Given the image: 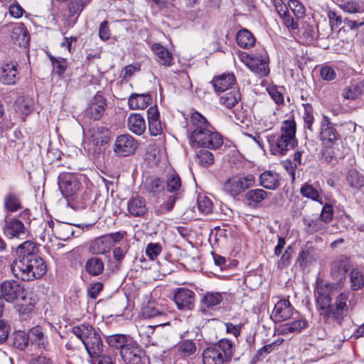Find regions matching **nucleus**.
Here are the masks:
<instances>
[{"instance_id":"32","label":"nucleus","mask_w":364,"mask_h":364,"mask_svg":"<svg viewBox=\"0 0 364 364\" xmlns=\"http://www.w3.org/2000/svg\"><path fill=\"white\" fill-rule=\"evenodd\" d=\"M340 348V345L336 346L328 343L326 347H323L321 346H316L312 343H308V347L304 348V352L307 351L306 354H309V351H310L312 353V354H314V351L317 350V354L316 355V357L323 358V356H328L334 354Z\"/></svg>"},{"instance_id":"12","label":"nucleus","mask_w":364,"mask_h":364,"mask_svg":"<svg viewBox=\"0 0 364 364\" xmlns=\"http://www.w3.org/2000/svg\"><path fill=\"white\" fill-rule=\"evenodd\" d=\"M320 139L322 146L333 147L341 139V135L328 117L323 116L321 123Z\"/></svg>"},{"instance_id":"8","label":"nucleus","mask_w":364,"mask_h":364,"mask_svg":"<svg viewBox=\"0 0 364 364\" xmlns=\"http://www.w3.org/2000/svg\"><path fill=\"white\" fill-rule=\"evenodd\" d=\"M223 144V136L213 127L208 132L202 133L200 136L190 142L193 148H205L209 149H218Z\"/></svg>"},{"instance_id":"55","label":"nucleus","mask_w":364,"mask_h":364,"mask_svg":"<svg viewBox=\"0 0 364 364\" xmlns=\"http://www.w3.org/2000/svg\"><path fill=\"white\" fill-rule=\"evenodd\" d=\"M198 210L203 214H209L212 212L213 203L205 196H198L197 198Z\"/></svg>"},{"instance_id":"20","label":"nucleus","mask_w":364,"mask_h":364,"mask_svg":"<svg viewBox=\"0 0 364 364\" xmlns=\"http://www.w3.org/2000/svg\"><path fill=\"white\" fill-rule=\"evenodd\" d=\"M11 38L12 42L21 48H26L29 46L30 35L23 23L12 25Z\"/></svg>"},{"instance_id":"25","label":"nucleus","mask_w":364,"mask_h":364,"mask_svg":"<svg viewBox=\"0 0 364 364\" xmlns=\"http://www.w3.org/2000/svg\"><path fill=\"white\" fill-rule=\"evenodd\" d=\"M304 230L309 234L319 232L322 234L326 230V225L319 217L314 215H305L302 219Z\"/></svg>"},{"instance_id":"18","label":"nucleus","mask_w":364,"mask_h":364,"mask_svg":"<svg viewBox=\"0 0 364 364\" xmlns=\"http://www.w3.org/2000/svg\"><path fill=\"white\" fill-rule=\"evenodd\" d=\"M348 298L349 291H343L336 297L335 302L333 304V311H331L333 320L336 321L339 324L342 323L344 316L348 311V306L347 304Z\"/></svg>"},{"instance_id":"24","label":"nucleus","mask_w":364,"mask_h":364,"mask_svg":"<svg viewBox=\"0 0 364 364\" xmlns=\"http://www.w3.org/2000/svg\"><path fill=\"white\" fill-rule=\"evenodd\" d=\"M73 333L77 338L80 339L81 341H85L86 339L102 341V338L99 333L96 331L92 326L88 324H81L73 327Z\"/></svg>"},{"instance_id":"49","label":"nucleus","mask_w":364,"mask_h":364,"mask_svg":"<svg viewBox=\"0 0 364 364\" xmlns=\"http://www.w3.org/2000/svg\"><path fill=\"white\" fill-rule=\"evenodd\" d=\"M177 354L181 357H188L193 355L196 350L195 343H178L174 347Z\"/></svg>"},{"instance_id":"54","label":"nucleus","mask_w":364,"mask_h":364,"mask_svg":"<svg viewBox=\"0 0 364 364\" xmlns=\"http://www.w3.org/2000/svg\"><path fill=\"white\" fill-rule=\"evenodd\" d=\"M288 6L297 19L302 18L305 16L306 9L299 0H289Z\"/></svg>"},{"instance_id":"36","label":"nucleus","mask_w":364,"mask_h":364,"mask_svg":"<svg viewBox=\"0 0 364 364\" xmlns=\"http://www.w3.org/2000/svg\"><path fill=\"white\" fill-rule=\"evenodd\" d=\"M151 97L149 94H132L128 104L131 109H144L150 103Z\"/></svg>"},{"instance_id":"30","label":"nucleus","mask_w":364,"mask_h":364,"mask_svg":"<svg viewBox=\"0 0 364 364\" xmlns=\"http://www.w3.org/2000/svg\"><path fill=\"white\" fill-rule=\"evenodd\" d=\"M127 126L129 129L136 135L142 134L146 127L144 118L138 113H132L129 116Z\"/></svg>"},{"instance_id":"17","label":"nucleus","mask_w":364,"mask_h":364,"mask_svg":"<svg viewBox=\"0 0 364 364\" xmlns=\"http://www.w3.org/2000/svg\"><path fill=\"white\" fill-rule=\"evenodd\" d=\"M297 312H295L296 314ZM294 314V307L288 299H281L274 305L271 318L274 322H282L291 318Z\"/></svg>"},{"instance_id":"26","label":"nucleus","mask_w":364,"mask_h":364,"mask_svg":"<svg viewBox=\"0 0 364 364\" xmlns=\"http://www.w3.org/2000/svg\"><path fill=\"white\" fill-rule=\"evenodd\" d=\"M364 95V80L353 81L345 87L342 91V97L345 100H355Z\"/></svg>"},{"instance_id":"56","label":"nucleus","mask_w":364,"mask_h":364,"mask_svg":"<svg viewBox=\"0 0 364 364\" xmlns=\"http://www.w3.org/2000/svg\"><path fill=\"white\" fill-rule=\"evenodd\" d=\"M87 4V0H70L68 6L70 16L77 15L78 16Z\"/></svg>"},{"instance_id":"11","label":"nucleus","mask_w":364,"mask_h":364,"mask_svg":"<svg viewBox=\"0 0 364 364\" xmlns=\"http://www.w3.org/2000/svg\"><path fill=\"white\" fill-rule=\"evenodd\" d=\"M255 182V176L248 174L245 176H235L229 178L223 184V190L231 196H236L245 190L252 187Z\"/></svg>"},{"instance_id":"9","label":"nucleus","mask_w":364,"mask_h":364,"mask_svg":"<svg viewBox=\"0 0 364 364\" xmlns=\"http://www.w3.org/2000/svg\"><path fill=\"white\" fill-rule=\"evenodd\" d=\"M247 66L259 77L267 76L269 73V55L265 50L259 53H252L246 56Z\"/></svg>"},{"instance_id":"1","label":"nucleus","mask_w":364,"mask_h":364,"mask_svg":"<svg viewBox=\"0 0 364 364\" xmlns=\"http://www.w3.org/2000/svg\"><path fill=\"white\" fill-rule=\"evenodd\" d=\"M39 245L26 240L15 249V258L11 264L14 276L23 282L43 277L47 272L46 261L39 255Z\"/></svg>"},{"instance_id":"34","label":"nucleus","mask_w":364,"mask_h":364,"mask_svg":"<svg viewBox=\"0 0 364 364\" xmlns=\"http://www.w3.org/2000/svg\"><path fill=\"white\" fill-rule=\"evenodd\" d=\"M300 193L304 197L318 202L320 204H323L321 198L322 191L319 188V186L317 187L309 183H305L301 186Z\"/></svg>"},{"instance_id":"33","label":"nucleus","mask_w":364,"mask_h":364,"mask_svg":"<svg viewBox=\"0 0 364 364\" xmlns=\"http://www.w3.org/2000/svg\"><path fill=\"white\" fill-rule=\"evenodd\" d=\"M90 357V362L107 356V352L103 343H82Z\"/></svg>"},{"instance_id":"6","label":"nucleus","mask_w":364,"mask_h":364,"mask_svg":"<svg viewBox=\"0 0 364 364\" xmlns=\"http://www.w3.org/2000/svg\"><path fill=\"white\" fill-rule=\"evenodd\" d=\"M353 268L350 258L346 255H339L333 260L330 273L333 280L336 282L331 284L335 285L336 290H341L344 287L346 274Z\"/></svg>"},{"instance_id":"40","label":"nucleus","mask_w":364,"mask_h":364,"mask_svg":"<svg viewBox=\"0 0 364 364\" xmlns=\"http://www.w3.org/2000/svg\"><path fill=\"white\" fill-rule=\"evenodd\" d=\"M271 193L260 188L252 189L245 194L249 205H257L268 198Z\"/></svg>"},{"instance_id":"57","label":"nucleus","mask_w":364,"mask_h":364,"mask_svg":"<svg viewBox=\"0 0 364 364\" xmlns=\"http://www.w3.org/2000/svg\"><path fill=\"white\" fill-rule=\"evenodd\" d=\"M333 209L332 205L330 203H325L322 208L319 218L326 225L329 223L333 218Z\"/></svg>"},{"instance_id":"13","label":"nucleus","mask_w":364,"mask_h":364,"mask_svg":"<svg viewBox=\"0 0 364 364\" xmlns=\"http://www.w3.org/2000/svg\"><path fill=\"white\" fill-rule=\"evenodd\" d=\"M138 141L129 134H121L116 138L114 152L120 157L134 154L138 148Z\"/></svg>"},{"instance_id":"31","label":"nucleus","mask_w":364,"mask_h":364,"mask_svg":"<svg viewBox=\"0 0 364 364\" xmlns=\"http://www.w3.org/2000/svg\"><path fill=\"white\" fill-rule=\"evenodd\" d=\"M111 248L109 239L105 235L95 239L89 246V250L95 255L108 252Z\"/></svg>"},{"instance_id":"35","label":"nucleus","mask_w":364,"mask_h":364,"mask_svg":"<svg viewBox=\"0 0 364 364\" xmlns=\"http://www.w3.org/2000/svg\"><path fill=\"white\" fill-rule=\"evenodd\" d=\"M259 183L267 189H276L279 186V176L270 171H264L259 176Z\"/></svg>"},{"instance_id":"50","label":"nucleus","mask_w":364,"mask_h":364,"mask_svg":"<svg viewBox=\"0 0 364 364\" xmlns=\"http://www.w3.org/2000/svg\"><path fill=\"white\" fill-rule=\"evenodd\" d=\"M304 114L303 119L304 122V128L310 132H313V124L314 122V108L311 105L303 104Z\"/></svg>"},{"instance_id":"29","label":"nucleus","mask_w":364,"mask_h":364,"mask_svg":"<svg viewBox=\"0 0 364 364\" xmlns=\"http://www.w3.org/2000/svg\"><path fill=\"white\" fill-rule=\"evenodd\" d=\"M91 140L95 146H103L110 139L109 129L103 126H95L90 129Z\"/></svg>"},{"instance_id":"19","label":"nucleus","mask_w":364,"mask_h":364,"mask_svg":"<svg viewBox=\"0 0 364 364\" xmlns=\"http://www.w3.org/2000/svg\"><path fill=\"white\" fill-rule=\"evenodd\" d=\"M174 301L180 310H191L194 307L195 293L186 288H179L174 294Z\"/></svg>"},{"instance_id":"52","label":"nucleus","mask_w":364,"mask_h":364,"mask_svg":"<svg viewBox=\"0 0 364 364\" xmlns=\"http://www.w3.org/2000/svg\"><path fill=\"white\" fill-rule=\"evenodd\" d=\"M301 32L306 43H311L317 36V31L314 26L306 21L302 23Z\"/></svg>"},{"instance_id":"4","label":"nucleus","mask_w":364,"mask_h":364,"mask_svg":"<svg viewBox=\"0 0 364 364\" xmlns=\"http://www.w3.org/2000/svg\"><path fill=\"white\" fill-rule=\"evenodd\" d=\"M333 289H336L335 285L331 283L323 282H317L315 288L316 296V308L319 311L321 316H322L326 320L330 318L333 319V304L331 294Z\"/></svg>"},{"instance_id":"63","label":"nucleus","mask_w":364,"mask_h":364,"mask_svg":"<svg viewBox=\"0 0 364 364\" xmlns=\"http://www.w3.org/2000/svg\"><path fill=\"white\" fill-rule=\"evenodd\" d=\"M58 234L61 235L60 239L65 240L73 234L72 228L67 223H59L55 228Z\"/></svg>"},{"instance_id":"51","label":"nucleus","mask_w":364,"mask_h":364,"mask_svg":"<svg viewBox=\"0 0 364 364\" xmlns=\"http://www.w3.org/2000/svg\"><path fill=\"white\" fill-rule=\"evenodd\" d=\"M197 163L203 168H208L213 164V154L208 150H200L196 154Z\"/></svg>"},{"instance_id":"3","label":"nucleus","mask_w":364,"mask_h":364,"mask_svg":"<svg viewBox=\"0 0 364 364\" xmlns=\"http://www.w3.org/2000/svg\"><path fill=\"white\" fill-rule=\"evenodd\" d=\"M232 343H214L203 352V364H223L232 357Z\"/></svg>"},{"instance_id":"60","label":"nucleus","mask_w":364,"mask_h":364,"mask_svg":"<svg viewBox=\"0 0 364 364\" xmlns=\"http://www.w3.org/2000/svg\"><path fill=\"white\" fill-rule=\"evenodd\" d=\"M162 247L159 243H149L146 247V255L151 260L156 259L161 252Z\"/></svg>"},{"instance_id":"21","label":"nucleus","mask_w":364,"mask_h":364,"mask_svg":"<svg viewBox=\"0 0 364 364\" xmlns=\"http://www.w3.org/2000/svg\"><path fill=\"white\" fill-rule=\"evenodd\" d=\"M18 74L17 63H4L0 68V82L7 85H15L19 79Z\"/></svg>"},{"instance_id":"16","label":"nucleus","mask_w":364,"mask_h":364,"mask_svg":"<svg viewBox=\"0 0 364 364\" xmlns=\"http://www.w3.org/2000/svg\"><path fill=\"white\" fill-rule=\"evenodd\" d=\"M106 107L107 103L105 99L100 92H97L85 109V114L90 119L99 120L103 116Z\"/></svg>"},{"instance_id":"61","label":"nucleus","mask_w":364,"mask_h":364,"mask_svg":"<svg viewBox=\"0 0 364 364\" xmlns=\"http://www.w3.org/2000/svg\"><path fill=\"white\" fill-rule=\"evenodd\" d=\"M306 326V321L298 319L294 321L287 323L284 325L283 331L285 332L299 331Z\"/></svg>"},{"instance_id":"43","label":"nucleus","mask_w":364,"mask_h":364,"mask_svg":"<svg viewBox=\"0 0 364 364\" xmlns=\"http://www.w3.org/2000/svg\"><path fill=\"white\" fill-rule=\"evenodd\" d=\"M240 99L241 95L239 90L233 89L221 96L220 98V102L227 108L230 109L235 107L239 102Z\"/></svg>"},{"instance_id":"39","label":"nucleus","mask_w":364,"mask_h":364,"mask_svg":"<svg viewBox=\"0 0 364 364\" xmlns=\"http://www.w3.org/2000/svg\"><path fill=\"white\" fill-rule=\"evenodd\" d=\"M85 269L87 273L90 275H100L105 269L104 262L101 258L92 257L87 260Z\"/></svg>"},{"instance_id":"59","label":"nucleus","mask_w":364,"mask_h":364,"mask_svg":"<svg viewBox=\"0 0 364 364\" xmlns=\"http://www.w3.org/2000/svg\"><path fill=\"white\" fill-rule=\"evenodd\" d=\"M321 151L322 159L326 163H331L333 159L341 158V155H338L333 149V147H326L322 146Z\"/></svg>"},{"instance_id":"14","label":"nucleus","mask_w":364,"mask_h":364,"mask_svg":"<svg viewBox=\"0 0 364 364\" xmlns=\"http://www.w3.org/2000/svg\"><path fill=\"white\" fill-rule=\"evenodd\" d=\"M80 183L71 173H61L58 177L59 189L65 198L73 196L80 190Z\"/></svg>"},{"instance_id":"42","label":"nucleus","mask_w":364,"mask_h":364,"mask_svg":"<svg viewBox=\"0 0 364 364\" xmlns=\"http://www.w3.org/2000/svg\"><path fill=\"white\" fill-rule=\"evenodd\" d=\"M237 45L243 48H249L255 45V38L247 29L240 30L236 36Z\"/></svg>"},{"instance_id":"23","label":"nucleus","mask_w":364,"mask_h":364,"mask_svg":"<svg viewBox=\"0 0 364 364\" xmlns=\"http://www.w3.org/2000/svg\"><path fill=\"white\" fill-rule=\"evenodd\" d=\"M33 100L28 97H18L14 103L16 113L21 117L23 122L33 110Z\"/></svg>"},{"instance_id":"38","label":"nucleus","mask_w":364,"mask_h":364,"mask_svg":"<svg viewBox=\"0 0 364 364\" xmlns=\"http://www.w3.org/2000/svg\"><path fill=\"white\" fill-rule=\"evenodd\" d=\"M151 50L158 58V61L164 65L168 66L171 65L173 60L172 54L166 48L159 43H154L151 46Z\"/></svg>"},{"instance_id":"15","label":"nucleus","mask_w":364,"mask_h":364,"mask_svg":"<svg viewBox=\"0 0 364 364\" xmlns=\"http://www.w3.org/2000/svg\"><path fill=\"white\" fill-rule=\"evenodd\" d=\"M191 132L188 135L189 143L200 136L202 133L208 132L213 127L199 112H195L191 117Z\"/></svg>"},{"instance_id":"64","label":"nucleus","mask_w":364,"mask_h":364,"mask_svg":"<svg viewBox=\"0 0 364 364\" xmlns=\"http://www.w3.org/2000/svg\"><path fill=\"white\" fill-rule=\"evenodd\" d=\"M327 16L331 30L337 29L343 22L341 17L333 11H328Z\"/></svg>"},{"instance_id":"53","label":"nucleus","mask_w":364,"mask_h":364,"mask_svg":"<svg viewBox=\"0 0 364 364\" xmlns=\"http://www.w3.org/2000/svg\"><path fill=\"white\" fill-rule=\"evenodd\" d=\"M341 9L348 14H360L364 11V8L356 1H348L341 4Z\"/></svg>"},{"instance_id":"48","label":"nucleus","mask_w":364,"mask_h":364,"mask_svg":"<svg viewBox=\"0 0 364 364\" xmlns=\"http://www.w3.org/2000/svg\"><path fill=\"white\" fill-rule=\"evenodd\" d=\"M51 64L53 65V70L60 78L64 77V73L67 69V60L63 58H55L53 55H48Z\"/></svg>"},{"instance_id":"22","label":"nucleus","mask_w":364,"mask_h":364,"mask_svg":"<svg viewBox=\"0 0 364 364\" xmlns=\"http://www.w3.org/2000/svg\"><path fill=\"white\" fill-rule=\"evenodd\" d=\"M3 205L4 211L7 213H14L23 208L21 195L11 191L5 194Z\"/></svg>"},{"instance_id":"37","label":"nucleus","mask_w":364,"mask_h":364,"mask_svg":"<svg viewBox=\"0 0 364 364\" xmlns=\"http://www.w3.org/2000/svg\"><path fill=\"white\" fill-rule=\"evenodd\" d=\"M164 182L159 177H151L146 179L144 188L153 196H158L164 190Z\"/></svg>"},{"instance_id":"28","label":"nucleus","mask_w":364,"mask_h":364,"mask_svg":"<svg viewBox=\"0 0 364 364\" xmlns=\"http://www.w3.org/2000/svg\"><path fill=\"white\" fill-rule=\"evenodd\" d=\"M127 210L133 217H144L148 211L145 199L139 196L132 198L128 201Z\"/></svg>"},{"instance_id":"7","label":"nucleus","mask_w":364,"mask_h":364,"mask_svg":"<svg viewBox=\"0 0 364 364\" xmlns=\"http://www.w3.org/2000/svg\"><path fill=\"white\" fill-rule=\"evenodd\" d=\"M117 348L119 349L124 363H145L146 361L145 350L136 343H125Z\"/></svg>"},{"instance_id":"47","label":"nucleus","mask_w":364,"mask_h":364,"mask_svg":"<svg viewBox=\"0 0 364 364\" xmlns=\"http://www.w3.org/2000/svg\"><path fill=\"white\" fill-rule=\"evenodd\" d=\"M317 259L316 254L314 249H306L300 251L297 257V262L302 267L311 264Z\"/></svg>"},{"instance_id":"62","label":"nucleus","mask_w":364,"mask_h":364,"mask_svg":"<svg viewBox=\"0 0 364 364\" xmlns=\"http://www.w3.org/2000/svg\"><path fill=\"white\" fill-rule=\"evenodd\" d=\"M320 75L323 80L332 81L336 77V70L329 65H324L320 70Z\"/></svg>"},{"instance_id":"27","label":"nucleus","mask_w":364,"mask_h":364,"mask_svg":"<svg viewBox=\"0 0 364 364\" xmlns=\"http://www.w3.org/2000/svg\"><path fill=\"white\" fill-rule=\"evenodd\" d=\"M236 82L233 73H223L213 78L211 84L216 92H223L228 90Z\"/></svg>"},{"instance_id":"41","label":"nucleus","mask_w":364,"mask_h":364,"mask_svg":"<svg viewBox=\"0 0 364 364\" xmlns=\"http://www.w3.org/2000/svg\"><path fill=\"white\" fill-rule=\"evenodd\" d=\"M350 289L353 291L361 290L364 288V273L358 268L351 269L350 274Z\"/></svg>"},{"instance_id":"5","label":"nucleus","mask_w":364,"mask_h":364,"mask_svg":"<svg viewBox=\"0 0 364 364\" xmlns=\"http://www.w3.org/2000/svg\"><path fill=\"white\" fill-rule=\"evenodd\" d=\"M30 215L31 210L26 208L21 212L18 216L6 219L3 228L5 235L10 239L21 238L28 232L25 223H30Z\"/></svg>"},{"instance_id":"2","label":"nucleus","mask_w":364,"mask_h":364,"mask_svg":"<svg viewBox=\"0 0 364 364\" xmlns=\"http://www.w3.org/2000/svg\"><path fill=\"white\" fill-rule=\"evenodd\" d=\"M296 124L294 119L282 122L280 134H272L267 137L272 154L282 156L297 144L296 138Z\"/></svg>"},{"instance_id":"44","label":"nucleus","mask_w":364,"mask_h":364,"mask_svg":"<svg viewBox=\"0 0 364 364\" xmlns=\"http://www.w3.org/2000/svg\"><path fill=\"white\" fill-rule=\"evenodd\" d=\"M346 180L352 188L364 191V176L356 169H351L348 172Z\"/></svg>"},{"instance_id":"58","label":"nucleus","mask_w":364,"mask_h":364,"mask_svg":"<svg viewBox=\"0 0 364 364\" xmlns=\"http://www.w3.org/2000/svg\"><path fill=\"white\" fill-rule=\"evenodd\" d=\"M44 334L42 328L39 326H35L31 328L26 334V341H38L43 338Z\"/></svg>"},{"instance_id":"10","label":"nucleus","mask_w":364,"mask_h":364,"mask_svg":"<svg viewBox=\"0 0 364 364\" xmlns=\"http://www.w3.org/2000/svg\"><path fill=\"white\" fill-rule=\"evenodd\" d=\"M1 295L8 303H13L26 298L24 285L16 280H6L0 287Z\"/></svg>"},{"instance_id":"46","label":"nucleus","mask_w":364,"mask_h":364,"mask_svg":"<svg viewBox=\"0 0 364 364\" xmlns=\"http://www.w3.org/2000/svg\"><path fill=\"white\" fill-rule=\"evenodd\" d=\"M223 300V293L208 291L203 294L201 299V303L205 305L206 308L211 309L220 304Z\"/></svg>"},{"instance_id":"45","label":"nucleus","mask_w":364,"mask_h":364,"mask_svg":"<svg viewBox=\"0 0 364 364\" xmlns=\"http://www.w3.org/2000/svg\"><path fill=\"white\" fill-rule=\"evenodd\" d=\"M166 190L169 193H180L182 182L180 176L176 172L168 173L166 179Z\"/></svg>"}]
</instances>
